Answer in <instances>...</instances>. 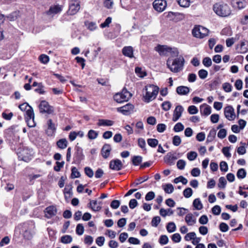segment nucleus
<instances>
[{
	"instance_id": "2f4dec72",
	"label": "nucleus",
	"mask_w": 248,
	"mask_h": 248,
	"mask_svg": "<svg viewBox=\"0 0 248 248\" xmlns=\"http://www.w3.org/2000/svg\"><path fill=\"white\" fill-rule=\"evenodd\" d=\"M216 135V130L214 129H211L207 138V142H211L214 139Z\"/></svg>"
},
{
	"instance_id": "5fc2aeb1",
	"label": "nucleus",
	"mask_w": 248,
	"mask_h": 248,
	"mask_svg": "<svg viewBox=\"0 0 248 248\" xmlns=\"http://www.w3.org/2000/svg\"><path fill=\"white\" fill-rule=\"evenodd\" d=\"M222 88L226 92H231L232 90V86L228 82L224 83L222 85Z\"/></svg>"
},
{
	"instance_id": "6ab92c4d",
	"label": "nucleus",
	"mask_w": 248,
	"mask_h": 248,
	"mask_svg": "<svg viewBox=\"0 0 248 248\" xmlns=\"http://www.w3.org/2000/svg\"><path fill=\"white\" fill-rule=\"evenodd\" d=\"M15 133V128L13 126H11L4 131V137L7 140H11L14 136Z\"/></svg>"
},
{
	"instance_id": "ddd939ff",
	"label": "nucleus",
	"mask_w": 248,
	"mask_h": 248,
	"mask_svg": "<svg viewBox=\"0 0 248 248\" xmlns=\"http://www.w3.org/2000/svg\"><path fill=\"white\" fill-rule=\"evenodd\" d=\"M123 164L121 161L118 159L112 160L109 163V168L115 170H120L122 169Z\"/></svg>"
},
{
	"instance_id": "ea45409f",
	"label": "nucleus",
	"mask_w": 248,
	"mask_h": 248,
	"mask_svg": "<svg viewBox=\"0 0 248 248\" xmlns=\"http://www.w3.org/2000/svg\"><path fill=\"white\" fill-rule=\"evenodd\" d=\"M148 179V177L147 176H144V177H140L139 179H137L136 180V182L133 183L131 185V186H136L139 185L140 184H141L146 181H147Z\"/></svg>"
},
{
	"instance_id": "052dcab7",
	"label": "nucleus",
	"mask_w": 248,
	"mask_h": 248,
	"mask_svg": "<svg viewBox=\"0 0 248 248\" xmlns=\"http://www.w3.org/2000/svg\"><path fill=\"white\" fill-rule=\"evenodd\" d=\"M171 106V104L169 101H165L162 104V109L165 111L169 110Z\"/></svg>"
},
{
	"instance_id": "f3484780",
	"label": "nucleus",
	"mask_w": 248,
	"mask_h": 248,
	"mask_svg": "<svg viewBox=\"0 0 248 248\" xmlns=\"http://www.w3.org/2000/svg\"><path fill=\"white\" fill-rule=\"evenodd\" d=\"M177 159V157L171 153H168L164 158L165 162L170 166L174 164V161Z\"/></svg>"
},
{
	"instance_id": "e433bc0d",
	"label": "nucleus",
	"mask_w": 248,
	"mask_h": 248,
	"mask_svg": "<svg viewBox=\"0 0 248 248\" xmlns=\"http://www.w3.org/2000/svg\"><path fill=\"white\" fill-rule=\"evenodd\" d=\"M236 175L238 178L243 179L246 176V171L244 169H240L238 170Z\"/></svg>"
},
{
	"instance_id": "e2e57ef3",
	"label": "nucleus",
	"mask_w": 248,
	"mask_h": 248,
	"mask_svg": "<svg viewBox=\"0 0 248 248\" xmlns=\"http://www.w3.org/2000/svg\"><path fill=\"white\" fill-rule=\"evenodd\" d=\"M93 237L90 235H86L84 238V242L85 244L91 245L93 242Z\"/></svg>"
},
{
	"instance_id": "aec40b11",
	"label": "nucleus",
	"mask_w": 248,
	"mask_h": 248,
	"mask_svg": "<svg viewBox=\"0 0 248 248\" xmlns=\"http://www.w3.org/2000/svg\"><path fill=\"white\" fill-rule=\"evenodd\" d=\"M18 228H21L22 231L23 232H30L32 231V229L34 228V224L32 222L30 223H24L18 226Z\"/></svg>"
},
{
	"instance_id": "09e8293b",
	"label": "nucleus",
	"mask_w": 248,
	"mask_h": 248,
	"mask_svg": "<svg viewBox=\"0 0 248 248\" xmlns=\"http://www.w3.org/2000/svg\"><path fill=\"white\" fill-rule=\"evenodd\" d=\"M179 51L178 50V49L177 48H175V47H173V48H171V50L170 51V52L169 54H170L171 56V58H173V57H179L180 55H179Z\"/></svg>"
},
{
	"instance_id": "0e129e2a",
	"label": "nucleus",
	"mask_w": 248,
	"mask_h": 248,
	"mask_svg": "<svg viewBox=\"0 0 248 248\" xmlns=\"http://www.w3.org/2000/svg\"><path fill=\"white\" fill-rule=\"evenodd\" d=\"M230 147H225L222 149L223 154L227 157H230L231 156V154L230 153Z\"/></svg>"
},
{
	"instance_id": "5701e85b",
	"label": "nucleus",
	"mask_w": 248,
	"mask_h": 248,
	"mask_svg": "<svg viewBox=\"0 0 248 248\" xmlns=\"http://www.w3.org/2000/svg\"><path fill=\"white\" fill-rule=\"evenodd\" d=\"M177 93L181 95H187L189 91V88L187 86H178L176 90Z\"/></svg>"
},
{
	"instance_id": "72a5a7b5",
	"label": "nucleus",
	"mask_w": 248,
	"mask_h": 248,
	"mask_svg": "<svg viewBox=\"0 0 248 248\" xmlns=\"http://www.w3.org/2000/svg\"><path fill=\"white\" fill-rule=\"evenodd\" d=\"M98 135V132L93 130H90L88 133V137L90 140H94L96 139Z\"/></svg>"
},
{
	"instance_id": "6e6552de",
	"label": "nucleus",
	"mask_w": 248,
	"mask_h": 248,
	"mask_svg": "<svg viewBox=\"0 0 248 248\" xmlns=\"http://www.w3.org/2000/svg\"><path fill=\"white\" fill-rule=\"evenodd\" d=\"M68 13L70 15L76 14L80 9V2L77 0H72L69 2Z\"/></svg>"
},
{
	"instance_id": "864d4df0",
	"label": "nucleus",
	"mask_w": 248,
	"mask_h": 248,
	"mask_svg": "<svg viewBox=\"0 0 248 248\" xmlns=\"http://www.w3.org/2000/svg\"><path fill=\"white\" fill-rule=\"evenodd\" d=\"M85 173L90 178H92L93 176V171L90 167H86L84 168Z\"/></svg>"
},
{
	"instance_id": "c9c22d12",
	"label": "nucleus",
	"mask_w": 248,
	"mask_h": 248,
	"mask_svg": "<svg viewBox=\"0 0 248 248\" xmlns=\"http://www.w3.org/2000/svg\"><path fill=\"white\" fill-rule=\"evenodd\" d=\"M142 157L140 155L134 156L132 158V163L134 165L138 166L142 162Z\"/></svg>"
},
{
	"instance_id": "bb28decb",
	"label": "nucleus",
	"mask_w": 248,
	"mask_h": 248,
	"mask_svg": "<svg viewBox=\"0 0 248 248\" xmlns=\"http://www.w3.org/2000/svg\"><path fill=\"white\" fill-rule=\"evenodd\" d=\"M114 122L113 121L107 119H99L97 124L99 126H111L113 125Z\"/></svg>"
},
{
	"instance_id": "4468645a",
	"label": "nucleus",
	"mask_w": 248,
	"mask_h": 248,
	"mask_svg": "<svg viewBox=\"0 0 248 248\" xmlns=\"http://www.w3.org/2000/svg\"><path fill=\"white\" fill-rule=\"evenodd\" d=\"M184 110V109L182 106L178 105L176 106L173 112L172 121L176 122L181 117Z\"/></svg>"
},
{
	"instance_id": "c756f323",
	"label": "nucleus",
	"mask_w": 248,
	"mask_h": 248,
	"mask_svg": "<svg viewBox=\"0 0 248 248\" xmlns=\"http://www.w3.org/2000/svg\"><path fill=\"white\" fill-rule=\"evenodd\" d=\"M193 205L196 209L198 210L202 209L203 207L202 204L199 198L196 199L194 200Z\"/></svg>"
},
{
	"instance_id": "423d86ee",
	"label": "nucleus",
	"mask_w": 248,
	"mask_h": 248,
	"mask_svg": "<svg viewBox=\"0 0 248 248\" xmlns=\"http://www.w3.org/2000/svg\"><path fill=\"white\" fill-rule=\"evenodd\" d=\"M208 33V29L202 26H196L192 30L193 35L197 38H203L207 36Z\"/></svg>"
},
{
	"instance_id": "8fccbe9b",
	"label": "nucleus",
	"mask_w": 248,
	"mask_h": 248,
	"mask_svg": "<svg viewBox=\"0 0 248 248\" xmlns=\"http://www.w3.org/2000/svg\"><path fill=\"white\" fill-rule=\"evenodd\" d=\"M198 75L201 79H205L208 75V72L204 69L200 70L198 72Z\"/></svg>"
},
{
	"instance_id": "f8f14e48",
	"label": "nucleus",
	"mask_w": 248,
	"mask_h": 248,
	"mask_svg": "<svg viewBox=\"0 0 248 248\" xmlns=\"http://www.w3.org/2000/svg\"><path fill=\"white\" fill-rule=\"evenodd\" d=\"M82 149L79 147L76 148V152L74 155V160L75 163H79L84 159Z\"/></svg>"
},
{
	"instance_id": "dca6fc26",
	"label": "nucleus",
	"mask_w": 248,
	"mask_h": 248,
	"mask_svg": "<svg viewBox=\"0 0 248 248\" xmlns=\"http://www.w3.org/2000/svg\"><path fill=\"white\" fill-rule=\"evenodd\" d=\"M45 217L48 218H50L56 214V207L54 205L49 206L45 209Z\"/></svg>"
},
{
	"instance_id": "4d7b16f0",
	"label": "nucleus",
	"mask_w": 248,
	"mask_h": 248,
	"mask_svg": "<svg viewBox=\"0 0 248 248\" xmlns=\"http://www.w3.org/2000/svg\"><path fill=\"white\" fill-rule=\"evenodd\" d=\"M112 18L110 17H108L104 23L100 24V26L101 28L108 27L109 24L111 22Z\"/></svg>"
},
{
	"instance_id": "f257e3e1",
	"label": "nucleus",
	"mask_w": 248,
	"mask_h": 248,
	"mask_svg": "<svg viewBox=\"0 0 248 248\" xmlns=\"http://www.w3.org/2000/svg\"><path fill=\"white\" fill-rule=\"evenodd\" d=\"M184 63L185 59L182 55L175 58L170 57L167 61L168 68L173 73H178L182 71L184 68Z\"/></svg>"
},
{
	"instance_id": "603ef678",
	"label": "nucleus",
	"mask_w": 248,
	"mask_h": 248,
	"mask_svg": "<svg viewBox=\"0 0 248 248\" xmlns=\"http://www.w3.org/2000/svg\"><path fill=\"white\" fill-rule=\"evenodd\" d=\"M186 163V161L183 159L179 160L177 162V167L179 170H182L185 169Z\"/></svg>"
},
{
	"instance_id": "9d476101",
	"label": "nucleus",
	"mask_w": 248,
	"mask_h": 248,
	"mask_svg": "<svg viewBox=\"0 0 248 248\" xmlns=\"http://www.w3.org/2000/svg\"><path fill=\"white\" fill-rule=\"evenodd\" d=\"M155 10L158 12H163L167 6V2L165 0H155L153 3Z\"/></svg>"
},
{
	"instance_id": "7c9ffc66",
	"label": "nucleus",
	"mask_w": 248,
	"mask_h": 248,
	"mask_svg": "<svg viewBox=\"0 0 248 248\" xmlns=\"http://www.w3.org/2000/svg\"><path fill=\"white\" fill-rule=\"evenodd\" d=\"M85 25L88 29L91 31H93L97 28L96 23L93 22L86 21L85 22Z\"/></svg>"
},
{
	"instance_id": "6e6d98bb",
	"label": "nucleus",
	"mask_w": 248,
	"mask_h": 248,
	"mask_svg": "<svg viewBox=\"0 0 248 248\" xmlns=\"http://www.w3.org/2000/svg\"><path fill=\"white\" fill-rule=\"evenodd\" d=\"M227 181L224 177H221L219 179L218 186L220 188H224L226 186Z\"/></svg>"
},
{
	"instance_id": "79ce46f5",
	"label": "nucleus",
	"mask_w": 248,
	"mask_h": 248,
	"mask_svg": "<svg viewBox=\"0 0 248 248\" xmlns=\"http://www.w3.org/2000/svg\"><path fill=\"white\" fill-rule=\"evenodd\" d=\"M167 230L169 232H172L176 230V226L173 222H169L167 225Z\"/></svg>"
},
{
	"instance_id": "680f3d73",
	"label": "nucleus",
	"mask_w": 248,
	"mask_h": 248,
	"mask_svg": "<svg viewBox=\"0 0 248 248\" xmlns=\"http://www.w3.org/2000/svg\"><path fill=\"white\" fill-rule=\"evenodd\" d=\"M212 213L215 215H219L221 212V208L219 205H215L212 209Z\"/></svg>"
},
{
	"instance_id": "a878e982",
	"label": "nucleus",
	"mask_w": 248,
	"mask_h": 248,
	"mask_svg": "<svg viewBox=\"0 0 248 248\" xmlns=\"http://www.w3.org/2000/svg\"><path fill=\"white\" fill-rule=\"evenodd\" d=\"M185 220L188 225H193L196 223V218L192 214L188 213L185 217Z\"/></svg>"
},
{
	"instance_id": "f03ea898",
	"label": "nucleus",
	"mask_w": 248,
	"mask_h": 248,
	"mask_svg": "<svg viewBox=\"0 0 248 248\" xmlns=\"http://www.w3.org/2000/svg\"><path fill=\"white\" fill-rule=\"evenodd\" d=\"M18 107L22 111L26 110L25 119L27 125L30 127L35 126L34 114L32 107L27 103H24L20 105Z\"/></svg>"
},
{
	"instance_id": "49530a36",
	"label": "nucleus",
	"mask_w": 248,
	"mask_h": 248,
	"mask_svg": "<svg viewBox=\"0 0 248 248\" xmlns=\"http://www.w3.org/2000/svg\"><path fill=\"white\" fill-rule=\"evenodd\" d=\"M197 156V154L196 152L191 151L187 154V157L190 161L195 160Z\"/></svg>"
},
{
	"instance_id": "473e14b6",
	"label": "nucleus",
	"mask_w": 248,
	"mask_h": 248,
	"mask_svg": "<svg viewBox=\"0 0 248 248\" xmlns=\"http://www.w3.org/2000/svg\"><path fill=\"white\" fill-rule=\"evenodd\" d=\"M163 189L165 192L168 194L172 193L174 190L173 186L171 184H166L165 186H164Z\"/></svg>"
},
{
	"instance_id": "c85d7f7f",
	"label": "nucleus",
	"mask_w": 248,
	"mask_h": 248,
	"mask_svg": "<svg viewBox=\"0 0 248 248\" xmlns=\"http://www.w3.org/2000/svg\"><path fill=\"white\" fill-rule=\"evenodd\" d=\"M67 144L68 142L65 139H60L57 142V145L62 149L66 148L67 146Z\"/></svg>"
},
{
	"instance_id": "2eb2a0df",
	"label": "nucleus",
	"mask_w": 248,
	"mask_h": 248,
	"mask_svg": "<svg viewBox=\"0 0 248 248\" xmlns=\"http://www.w3.org/2000/svg\"><path fill=\"white\" fill-rule=\"evenodd\" d=\"M171 50V47L167 46L158 45L155 47V50L157 51L160 55H168Z\"/></svg>"
},
{
	"instance_id": "0eeeda50",
	"label": "nucleus",
	"mask_w": 248,
	"mask_h": 248,
	"mask_svg": "<svg viewBox=\"0 0 248 248\" xmlns=\"http://www.w3.org/2000/svg\"><path fill=\"white\" fill-rule=\"evenodd\" d=\"M39 111L41 113L52 114L54 112V108L49 105L45 100L42 101L39 105Z\"/></svg>"
},
{
	"instance_id": "a211bd4d",
	"label": "nucleus",
	"mask_w": 248,
	"mask_h": 248,
	"mask_svg": "<svg viewBox=\"0 0 248 248\" xmlns=\"http://www.w3.org/2000/svg\"><path fill=\"white\" fill-rule=\"evenodd\" d=\"M134 108V106L128 103L126 105L118 108V111L124 115H127L128 113Z\"/></svg>"
},
{
	"instance_id": "a19ab883",
	"label": "nucleus",
	"mask_w": 248,
	"mask_h": 248,
	"mask_svg": "<svg viewBox=\"0 0 248 248\" xmlns=\"http://www.w3.org/2000/svg\"><path fill=\"white\" fill-rule=\"evenodd\" d=\"M177 1L183 7H188L190 5V0H177Z\"/></svg>"
},
{
	"instance_id": "412c9836",
	"label": "nucleus",
	"mask_w": 248,
	"mask_h": 248,
	"mask_svg": "<svg viewBox=\"0 0 248 248\" xmlns=\"http://www.w3.org/2000/svg\"><path fill=\"white\" fill-rule=\"evenodd\" d=\"M133 51V48L131 46H124L122 49L123 54L124 56L129 57L130 58H132L134 57Z\"/></svg>"
},
{
	"instance_id": "338daca9",
	"label": "nucleus",
	"mask_w": 248,
	"mask_h": 248,
	"mask_svg": "<svg viewBox=\"0 0 248 248\" xmlns=\"http://www.w3.org/2000/svg\"><path fill=\"white\" fill-rule=\"evenodd\" d=\"M155 197V193L153 191H150L146 194L145 199L146 201H149L154 199Z\"/></svg>"
},
{
	"instance_id": "393cba45",
	"label": "nucleus",
	"mask_w": 248,
	"mask_h": 248,
	"mask_svg": "<svg viewBox=\"0 0 248 248\" xmlns=\"http://www.w3.org/2000/svg\"><path fill=\"white\" fill-rule=\"evenodd\" d=\"M62 11V8L59 5H55L50 7L48 11L46 12L48 15H52L59 13Z\"/></svg>"
},
{
	"instance_id": "a18cd8bd",
	"label": "nucleus",
	"mask_w": 248,
	"mask_h": 248,
	"mask_svg": "<svg viewBox=\"0 0 248 248\" xmlns=\"http://www.w3.org/2000/svg\"><path fill=\"white\" fill-rule=\"evenodd\" d=\"M203 64L207 67H209L212 65V62L210 58L207 57L202 60Z\"/></svg>"
},
{
	"instance_id": "9b49d317",
	"label": "nucleus",
	"mask_w": 248,
	"mask_h": 248,
	"mask_svg": "<svg viewBox=\"0 0 248 248\" xmlns=\"http://www.w3.org/2000/svg\"><path fill=\"white\" fill-rule=\"evenodd\" d=\"M224 115L225 117L229 121L234 119L235 115L234 109L231 106H228L224 108Z\"/></svg>"
},
{
	"instance_id": "de8ad7c7",
	"label": "nucleus",
	"mask_w": 248,
	"mask_h": 248,
	"mask_svg": "<svg viewBox=\"0 0 248 248\" xmlns=\"http://www.w3.org/2000/svg\"><path fill=\"white\" fill-rule=\"evenodd\" d=\"M184 129V126L181 123H177L173 127V130L176 132L182 131Z\"/></svg>"
},
{
	"instance_id": "58836bf2",
	"label": "nucleus",
	"mask_w": 248,
	"mask_h": 248,
	"mask_svg": "<svg viewBox=\"0 0 248 248\" xmlns=\"http://www.w3.org/2000/svg\"><path fill=\"white\" fill-rule=\"evenodd\" d=\"M173 181L175 184H177L180 182H182L183 185H186L187 183V180L182 176L175 178Z\"/></svg>"
},
{
	"instance_id": "13d9d810",
	"label": "nucleus",
	"mask_w": 248,
	"mask_h": 248,
	"mask_svg": "<svg viewBox=\"0 0 248 248\" xmlns=\"http://www.w3.org/2000/svg\"><path fill=\"white\" fill-rule=\"evenodd\" d=\"M188 112L190 114H195L198 113V109L195 106H190L187 109Z\"/></svg>"
},
{
	"instance_id": "7ed1b4c3",
	"label": "nucleus",
	"mask_w": 248,
	"mask_h": 248,
	"mask_svg": "<svg viewBox=\"0 0 248 248\" xmlns=\"http://www.w3.org/2000/svg\"><path fill=\"white\" fill-rule=\"evenodd\" d=\"M215 13L221 17H228L231 14V10L229 6L223 2H217L213 5Z\"/></svg>"
},
{
	"instance_id": "69168bd1",
	"label": "nucleus",
	"mask_w": 248,
	"mask_h": 248,
	"mask_svg": "<svg viewBox=\"0 0 248 248\" xmlns=\"http://www.w3.org/2000/svg\"><path fill=\"white\" fill-rule=\"evenodd\" d=\"M40 62L44 64L47 63L49 61V57L46 55L42 54L39 57Z\"/></svg>"
},
{
	"instance_id": "4be33fe9",
	"label": "nucleus",
	"mask_w": 248,
	"mask_h": 248,
	"mask_svg": "<svg viewBox=\"0 0 248 248\" xmlns=\"http://www.w3.org/2000/svg\"><path fill=\"white\" fill-rule=\"evenodd\" d=\"M111 150V148L109 144H104L101 150V154L102 155V156L104 158H107L110 154Z\"/></svg>"
},
{
	"instance_id": "cd10ccee",
	"label": "nucleus",
	"mask_w": 248,
	"mask_h": 248,
	"mask_svg": "<svg viewBox=\"0 0 248 248\" xmlns=\"http://www.w3.org/2000/svg\"><path fill=\"white\" fill-rule=\"evenodd\" d=\"M89 206L93 211H98L101 209V206L97 204V202L96 200H91L89 203Z\"/></svg>"
},
{
	"instance_id": "20e7f679",
	"label": "nucleus",
	"mask_w": 248,
	"mask_h": 248,
	"mask_svg": "<svg viewBox=\"0 0 248 248\" xmlns=\"http://www.w3.org/2000/svg\"><path fill=\"white\" fill-rule=\"evenodd\" d=\"M146 93L144 95L145 101L149 103L155 99L159 91V88L155 85L150 84L146 87Z\"/></svg>"
},
{
	"instance_id": "1a4fd4ad",
	"label": "nucleus",
	"mask_w": 248,
	"mask_h": 248,
	"mask_svg": "<svg viewBox=\"0 0 248 248\" xmlns=\"http://www.w3.org/2000/svg\"><path fill=\"white\" fill-rule=\"evenodd\" d=\"M32 157L31 151L28 149H23L18 155V158L26 162L30 161Z\"/></svg>"
},
{
	"instance_id": "bf43d9fd",
	"label": "nucleus",
	"mask_w": 248,
	"mask_h": 248,
	"mask_svg": "<svg viewBox=\"0 0 248 248\" xmlns=\"http://www.w3.org/2000/svg\"><path fill=\"white\" fill-rule=\"evenodd\" d=\"M220 170L221 171L226 172L228 170L227 163L225 161H221L220 163Z\"/></svg>"
},
{
	"instance_id": "4c0bfd02",
	"label": "nucleus",
	"mask_w": 248,
	"mask_h": 248,
	"mask_svg": "<svg viewBox=\"0 0 248 248\" xmlns=\"http://www.w3.org/2000/svg\"><path fill=\"white\" fill-rule=\"evenodd\" d=\"M71 171H72V173L71 174V177L73 179V178H78L80 177V173L76 167H73L72 168Z\"/></svg>"
},
{
	"instance_id": "c03bdc74",
	"label": "nucleus",
	"mask_w": 248,
	"mask_h": 248,
	"mask_svg": "<svg viewBox=\"0 0 248 248\" xmlns=\"http://www.w3.org/2000/svg\"><path fill=\"white\" fill-rule=\"evenodd\" d=\"M193 193L192 189L190 187L186 188L183 191V195L186 198L190 197Z\"/></svg>"
},
{
	"instance_id": "39448f33",
	"label": "nucleus",
	"mask_w": 248,
	"mask_h": 248,
	"mask_svg": "<svg viewBox=\"0 0 248 248\" xmlns=\"http://www.w3.org/2000/svg\"><path fill=\"white\" fill-rule=\"evenodd\" d=\"M131 97V93L126 90L123 89L121 93H116L114 99L119 103L127 101Z\"/></svg>"
},
{
	"instance_id": "3c124183",
	"label": "nucleus",
	"mask_w": 248,
	"mask_h": 248,
	"mask_svg": "<svg viewBox=\"0 0 248 248\" xmlns=\"http://www.w3.org/2000/svg\"><path fill=\"white\" fill-rule=\"evenodd\" d=\"M181 142V139L179 136H174L172 140V143L176 146H179Z\"/></svg>"
},
{
	"instance_id": "b1692460",
	"label": "nucleus",
	"mask_w": 248,
	"mask_h": 248,
	"mask_svg": "<svg viewBox=\"0 0 248 248\" xmlns=\"http://www.w3.org/2000/svg\"><path fill=\"white\" fill-rule=\"evenodd\" d=\"M200 111L202 115L208 116L211 113V107L205 104L201 106Z\"/></svg>"
},
{
	"instance_id": "37998d69",
	"label": "nucleus",
	"mask_w": 248,
	"mask_h": 248,
	"mask_svg": "<svg viewBox=\"0 0 248 248\" xmlns=\"http://www.w3.org/2000/svg\"><path fill=\"white\" fill-rule=\"evenodd\" d=\"M72 237L70 235H64L61 237V242L64 244L70 243L72 242Z\"/></svg>"
},
{
	"instance_id": "774afa93",
	"label": "nucleus",
	"mask_w": 248,
	"mask_h": 248,
	"mask_svg": "<svg viewBox=\"0 0 248 248\" xmlns=\"http://www.w3.org/2000/svg\"><path fill=\"white\" fill-rule=\"evenodd\" d=\"M227 131L225 129H221L217 133V136L219 138L223 139L226 137Z\"/></svg>"
},
{
	"instance_id": "f704fd0d",
	"label": "nucleus",
	"mask_w": 248,
	"mask_h": 248,
	"mask_svg": "<svg viewBox=\"0 0 248 248\" xmlns=\"http://www.w3.org/2000/svg\"><path fill=\"white\" fill-rule=\"evenodd\" d=\"M147 143L151 147L155 148L157 145L158 141L156 139H148Z\"/></svg>"
}]
</instances>
